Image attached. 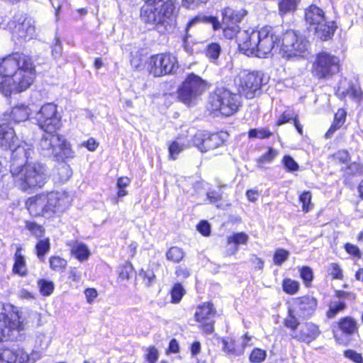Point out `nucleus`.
Here are the masks:
<instances>
[{
	"mask_svg": "<svg viewBox=\"0 0 363 363\" xmlns=\"http://www.w3.org/2000/svg\"><path fill=\"white\" fill-rule=\"evenodd\" d=\"M341 330L347 334H353L357 330L356 321L350 317L342 319L339 323Z\"/></svg>",
	"mask_w": 363,
	"mask_h": 363,
	"instance_id": "473e14b6",
	"label": "nucleus"
},
{
	"mask_svg": "<svg viewBox=\"0 0 363 363\" xmlns=\"http://www.w3.org/2000/svg\"><path fill=\"white\" fill-rule=\"evenodd\" d=\"M333 157L335 160L341 163H347L350 160L349 153L345 150H339Z\"/></svg>",
	"mask_w": 363,
	"mask_h": 363,
	"instance_id": "052dcab7",
	"label": "nucleus"
},
{
	"mask_svg": "<svg viewBox=\"0 0 363 363\" xmlns=\"http://www.w3.org/2000/svg\"><path fill=\"white\" fill-rule=\"evenodd\" d=\"M296 116H297V114L294 113L292 111L286 110L284 111L283 113L279 116L276 123V125H281L291 120L294 121Z\"/></svg>",
	"mask_w": 363,
	"mask_h": 363,
	"instance_id": "8fccbe9b",
	"label": "nucleus"
},
{
	"mask_svg": "<svg viewBox=\"0 0 363 363\" xmlns=\"http://www.w3.org/2000/svg\"><path fill=\"white\" fill-rule=\"evenodd\" d=\"M262 80L260 73L244 70L238 74L234 81L240 94L247 99H252L260 89Z\"/></svg>",
	"mask_w": 363,
	"mask_h": 363,
	"instance_id": "f8f14e48",
	"label": "nucleus"
},
{
	"mask_svg": "<svg viewBox=\"0 0 363 363\" xmlns=\"http://www.w3.org/2000/svg\"><path fill=\"white\" fill-rule=\"evenodd\" d=\"M26 228L38 238L43 237L45 233V230L43 226L38 225L35 223H27Z\"/></svg>",
	"mask_w": 363,
	"mask_h": 363,
	"instance_id": "a18cd8bd",
	"label": "nucleus"
},
{
	"mask_svg": "<svg viewBox=\"0 0 363 363\" xmlns=\"http://www.w3.org/2000/svg\"><path fill=\"white\" fill-rule=\"evenodd\" d=\"M198 230L204 236H208L211 233L210 225L206 221H201L197 225Z\"/></svg>",
	"mask_w": 363,
	"mask_h": 363,
	"instance_id": "e2e57ef3",
	"label": "nucleus"
},
{
	"mask_svg": "<svg viewBox=\"0 0 363 363\" xmlns=\"http://www.w3.org/2000/svg\"><path fill=\"white\" fill-rule=\"evenodd\" d=\"M346 116V112L343 109H339L335 115L334 122L337 123V125H342Z\"/></svg>",
	"mask_w": 363,
	"mask_h": 363,
	"instance_id": "774afa93",
	"label": "nucleus"
},
{
	"mask_svg": "<svg viewBox=\"0 0 363 363\" xmlns=\"http://www.w3.org/2000/svg\"><path fill=\"white\" fill-rule=\"evenodd\" d=\"M296 316H298L295 313L290 312V307L289 308V316L285 319V325L286 327L291 329L292 330H295L298 325V322Z\"/></svg>",
	"mask_w": 363,
	"mask_h": 363,
	"instance_id": "864d4df0",
	"label": "nucleus"
},
{
	"mask_svg": "<svg viewBox=\"0 0 363 363\" xmlns=\"http://www.w3.org/2000/svg\"><path fill=\"white\" fill-rule=\"evenodd\" d=\"M223 350L227 352L229 354H233V355H239L242 352H239L235 349V341L232 339L228 340H223Z\"/></svg>",
	"mask_w": 363,
	"mask_h": 363,
	"instance_id": "de8ad7c7",
	"label": "nucleus"
},
{
	"mask_svg": "<svg viewBox=\"0 0 363 363\" xmlns=\"http://www.w3.org/2000/svg\"><path fill=\"white\" fill-rule=\"evenodd\" d=\"M179 68L177 58L171 53H161L150 57L147 69L154 77L173 74Z\"/></svg>",
	"mask_w": 363,
	"mask_h": 363,
	"instance_id": "9b49d317",
	"label": "nucleus"
},
{
	"mask_svg": "<svg viewBox=\"0 0 363 363\" xmlns=\"http://www.w3.org/2000/svg\"><path fill=\"white\" fill-rule=\"evenodd\" d=\"M249 237L248 235L245 233H234L233 235L229 236L228 238V244L230 245L232 243L235 244V246L232 250L231 254H235L238 250V247L237 245H245L248 242Z\"/></svg>",
	"mask_w": 363,
	"mask_h": 363,
	"instance_id": "c756f323",
	"label": "nucleus"
},
{
	"mask_svg": "<svg viewBox=\"0 0 363 363\" xmlns=\"http://www.w3.org/2000/svg\"><path fill=\"white\" fill-rule=\"evenodd\" d=\"M345 307L346 305L342 301H332L329 304V309L327 312L328 318H334L340 311H343L345 308Z\"/></svg>",
	"mask_w": 363,
	"mask_h": 363,
	"instance_id": "4c0bfd02",
	"label": "nucleus"
},
{
	"mask_svg": "<svg viewBox=\"0 0 363 363\" xmlns=\"http://www.w3.org/2000/svg\"><path fill=\"white\" fill-rule=\"evenodd\" d=\"M72 174L70 166L65 162H60L53 172V180L56 183L62 184L67 182Z\"/></svg>",
	"mask_w": 363,
	"mask_h": 363,
	"instance_id": "393cba45",
	"label": "nucleus"
},
{
	"mask_svg": "<svg viewBox=\"0 0 363 363\" xmlns=\"http://www.w3.org/2000/svg\"><path fill=\"white\" fill-rule=\"evenodd\" d=\"M176 274L178 277L186 279L189 277L190 271L185 266H179L176 269Z\"/></svg>",
	"mask_w": 363,
	"mask_h": 363,
	"instance_id": "338daca9",
	"label": "nucleus"
},
{
	"mask_svg": "<svg viewBox=\"0 0 363 363\" xmlns=\"http://www.w3.org/2000/svg\"><path fill=\"white\" fill-rule=\"evenodd\" d=\"M277 151L271 147L266 154L263 155L258 159L257 162L259 165L264 163H269L277 156Z\"/></svg>",
	"mask_w": 363,
	"mask_h": 363,
	"instance_id": "603ef678",
	"label": "nucleus"
},
{
	"mask_svg": "<svg viewBox=\"0 0 363 363\" xmlns=\"http://www.w3.org/2000/svg\"><path fill=\"white\" fill-rule=\"evenodd\" d=\"M344 354L345 357L350 359L355 363H363V358L362 354L352 350H347L345 351Z\"/></svg>",
	"mask_w": 363,
	"mask_h": 363,
	"instance_id": "13d9d810",
	"label": "nucleus"
},
{
	"mask_svg": "<svg viewBox=\"0 0 363 363\" xmlns=\"http://www.w3.org/2000/svg\"><path fill=\"white\" fill-rule=\"evenodd\" d=\"M250 138L264 139L269 138L272 133L268 128L250 129L248 133Z\"/></svg>",
	"mask_w": 363,
	"mask_h": 363,
	"instance_id": "a19ab883",
	"label": "nucleus"
},
{
	"mask_svg": "<svg viewBox=\"0 0 363 363\" xmlns=\"http://www.w3.org/2000/svg\"><path fill=\"white\" fill-rule=\"evenodd\" d=\"M300 275L302 279L304 281L306 284L310 283L313 278V274L312 269L308 267H303L300 270Z\"/></svg>",
	"mask_w": 363,
	"mask_h": 363,
	"instance_id": "4d7b16f0",
	"label": "nucleus"
},
{
	"mask_svg": "<svg viewBox=\"0 0 363 363\" xmlns=\"http://www.w3.org/2000/svg\"><path fill=\"white\" fill-rule=\"evenodd\" d=\"M282 162L285 168L289 172H294L298 169V164L289 155L284 156Z\"/></svg>",
	"mask_w": 363,
	"mask_h": 363,
	"instance_id": "6e6d98bb",
	"label": "nucleus"
},
{
	"mask_svg": "<svg viewBox=\"0 0 363 363\" xmlns=\"http://www.w3.org/2000/svg\"><path fill=\"white\" fill-rule=\"evenodd\" d=\"M146 358L150 363H155L158 359L157 350L154 347H149L146 354Z\"/></svg>",
	"mask_w": 363,
	"mask_h": 363,
	"instance_id": "bf43d9fd",
	"label": "nucleus"
},
{
	"mask_svg": "<svg viewBox=\"0 0 363 363\" xmlns=\"http://www.w3.org/2000/svg\"><path fill=\"white\" fill-rule=\"evenodd\" d=\"M283 290L288 294H295L299 289V283L297 281L285 279L282 284Z\"/></svg>",
	"mask_w": 363,
	"mask_h": 363,
	"instance_id": "c9c22d12",
	"label": "nucleus"
},
{
	"mask_svg": "<svg viewBox=\"0 0 363 363\" xmlns=\"http://www.w3.org/2000/svg\"><path fill=\"white\" fill-rule=\"evenodd\" d=\"M208 89V82L201 77L191 73L187 75L178 90L179 99L185 104L197 100Z\"/></svg>",
	"mask_w": 363,
	"mask_h": 363,
	"instance_id": "9d476101",
	"label": "nucleus"
},
{
	"mask_svg": "<svg viewBox=\"0 0 363 363\" xmlns=\"http://www.w3.org/2000/svg\"><path fill=\"white\" fill-rule=\"evenodd\" d=\"M184 255L185 252L184 250L178 247H170L166 253L167 259L174 263L180 262L184 257Z\"/></svg>",
	"mask_w": 363,
	"mask_h": 363,
	"instance_id": "7c9ffc66",
	"label": "nucleus"
},
{
	"mask_svg": "<svg viewBox=\"0 0 363 363\" xmlns=\"http://www.w3.org/2000/svg\"><path fill=\"white\" fill-rule=\"evenodd\" d=\"M207 199L211 203H216L220 201L222 199V194L216 191H209L207 192Z\"/></svg>",
	"mask_w": 363,
	"mask_h": 363,
	"instance_id": "0e129e2a",
	"label": "nucleus"
},
{
	"mask_svg": "<svg viewBox=\"0 0 363 363\" xmlns=\"http://www.w3.org/2000/svg\"><path fill=\"white\" fill-rule=\"evenodd\" d=\"M246 14L247 11L244 9H234L231 7H226L222 10L221 23L216 17H195L188 23L186 31L196 23L203 21L211 23L215 30L223 28V35L225 38L232 39L235 37L237 38L238 33L241 31L238 23L242 20Z\"/></svg>",
	"mask_w": 363,
	"mask_h": 363,
	"instance_id": "423d86ee",
	"label": "nucleus"
},
{
	"mask_svg": "<svg viewBox=\"0 0 363 363\" xmlns=\"http://www.w3.org/2000/svg\"><path fill=\"white\" fill-rule=\"evenodd\" d=\"M36 121L45 132H56L61 126V116L53 103H47L41 106L36 113Z\"/></svg>",
	"mask_w": 363,
	"mask_h": 363,
	"instance_id": "ddd939ff",
	"label": "nucleus"
},
{
	"mask_svg": "<svg viewBox=\"0 0 363 363\" xmlns=\"http://www.w3.org/2000/svg\"><path fill=\"white\" fill-rule=\"evenodd\" d=\"M345 249L347 251V252L351 255H353L357 257H360V256H361L359 249L358 248L357 246H356L354 245H352L350 243H347L345 245Z\"/></svg>",
	"mask_w": 363,
	"mask_h": 363,
	"instance_id": "680f3d73",
	"label": "nucleus"
},
{
	"mask_svg": "<svg viewBox=\"0 0 363 363\" xmlns=\"http://www.w3.org/2000/svg\"><path fill=\"white\" fill-rule=\"evenodd\" d=\"M22 247L18 245L14 255V264L13 272L21 277L27 274V266L25 257L21 254Z\"/></svg>",
	"mask_w": 363,
	"mask_h": 363,
	"instance_id": "a878e982",
	"label": "nucleus"
},
{
	"mask_svg": "<svg viewBox=\"0 0 363 363\" xmlns=\"http://www.w3.org/2000/svg\"><path fill=\"white\" fill-rule=\"evenodd\" d=\"M18 138L16 137L13 129H9V132H6V135L0 140V146L4 149H11L12 150L13 159L23 158L28 159L33 153V149L26 143L22 142L19 145H16Z\"/></svg>",
	"mask_w": 363,
	"mask_h": 363,
	"instance_id": "2eb2a0df",
	"label": "nucleus"
},
{
	"mask_svg": "<svg viewBox=\"0 0 363 363\" xmlns=\"http://www.w3.org/2000/svg\"><path fill=\"white\" fill-rule=\"evenodd\" d=\"M70 202V196L67 192L52 191L29 198L26 205L31 216L51 218L62 213Z\"/></svg>",
	"mask_w": 363,
	"mask_h": 363,
	"instance_id": "7ed1b4c3",
	"label": "nucleus"
},
{
	"mask_svg": "<svg viewBox=\"0 0 363 363\" xmlns=\"http://www.w3.org/2000/svg\"><path fill=\"white\" fill-rule=\"evenodd\" d=\"M320 334L318 327L312 323H303L298 333L292 335L297 340L306 343H310L315 340Z\"/></svg>",
	"mask_w": 363,
	"mask_h": 363,
	"instance_id": "4be33fe9",
	"label": "nucleus"
},
{
	"mask_svg": "<svg viewBox=\"0 0 363 363\" xmlns=\"http://www.w3.org/2000/svg\"><path fill=\"white\" fill-rule=\"evenodd\" d=\"M29 356L22 349H0V363H28Z\"/></svg>",
	"mask_w": 363,
	"mask_h": 363,
	"instance_id": "412c9836",
	"label": "nucleus"
},
{
	"mask_svg": "<svg viewBox=\"0 0 363 363\" xmlns=\"http://www.w3.org/2000/svg\"><path fill=\"white\" fill-rule=\"evenodd\" d=\"M328 272L333 279H342L343 278L342 270L336 263H332L328 266Z\"/></svg>",
	"mask_w": 363,
	"mask_h": 363,
	"instance_id": "3c124183",
	"label": "nucleus"
},
{
	"mask_svg": "<svg viewBox=\"0 0 363 363\" xmlns=\"http://www.w3.org/2000/svg\"><path fill=\"white\" fill-rule=\"evenodd\" d=\"M212 111H218L225 116L237 112L241 104L240 96L223 88L217 89L210 96Z\"/></svg>",
	"mask_w": 363,
	"mask_h": 363,
	"instance_id": "1a4fd4ad",
	"label": "nucleus"
},
{
	"mask_svg": "<svg viewBox=\"0 0 363 363\" xmlns=\"http://www.w3.org/2000/svg\"><path fill=\"white\" fill-rule=\"evenodd\" d=\"M298 0H281L279 2V8L281 14L294 11L296 9Z\"/></svg>",
	"mask_w": 363,
	"mask_h": 363,
	"instance_id": "e433bc0d",
	"label": "nucleus"
},
{
	"mask_svg": "<svg viewBox=\"0 0 363 363\" xmlns=\"http://www.w3.org/2000/svg\"><path fill=\"white\" fill-rule=\"evenodd\" d=\"M346 94L358 101L363 102V93L358 86H350L346 91Z\"/></svg>",
	"mask_w": 363,
	"mask_h": 363,
	"instance_id": "49530a36",
	"label": "nucleus"
},
{
	"mask_svg": "<svg viewBox=\"0 0 363 363\" xmlns=\"http://www.w3.org/2000/svg\"><path fill=\"white\" fill-rule=\"evenodd\" d=\"M220 51V46L218 43H211L206 48V54L211 60L215 61L218 58Z\"/></svg>",
	"mask_w": 363,
	"mask_h": 363,
	"instance_id": "ea45409f",
	"label": "nucleus"
},
{
	"mask_svg": "<svg viewBox=\"0 0 363 363\" xmlns=\"http://www.w3.org/2000/svg\"><path fill=\"white\" fill-rule=\"evenodd\" d=\"M50 268L55 271H62L67 266V261L59 256H52L49 259Z\"/></svg>",
	"mask_w": 363,
	"mask_h": 363,
	"instance_id": "58836bf2",
	"label": "nucleus"
},
{
	"mask_svg": "<svg viewBox=\"0 0 363 363\" xmlns=\"http://www.w3.org/2000/svg\"><path fill=\"white\" fill-rule=\"evenodd\" d=\"M279 52L283 57H305L308 55V41L293 30L286 31L278 44Z\"/></svg>",
	"mask_w": 363,
	"mask_h": 363,
	"instance_id": "6e6552de",
	"label": "nucleus"
},
{
	"mask_svg": "<svg viewBox=\"0 0 363 363\" xmlns=\"http://www.w3.org/2000/svg\"><path fill=\"white\" fill-rule=\"evenodd\" d=\"M237 43L241 50L247 55H255L258 57L269 56L280 38L274 34L273 28L264 26L259 30H243L237 35Z\"/></svg>",
	"mask_w": 363,
	"mask_h": 363,
	"instance_id": "f03ea898",
	"label": "nucleus"
},
{
	"mask_svg": "<svg viewBox=\"0 0 363 363\" xmlns=\"http://www.w3.org/2000/svg\"><path fill=\"white\" fill-rule=\"evenodd\" d=\"M38 286L40 292L44 296H50L55 289V284L52 281L43 279L38 281Z\"/></svg>",
	"mask_w": 363,
	"mask_h": 363,
	"instance_id": "f704fd0d",
	"label": "nucleus"
},
{
	"mask_svg": "<svg viewBox=\"0 0 363 363\" xmlns=\"http://www.w3.org/2000/svg\"><path fill=\"white\" fill-rule=\"evenodd\" d=\"M62 45L59 38H55V43L52 48V54L55 58L59 57L62 54Z\"/></svg>",
	"mask_w": 363,
	"mask_h": 363,
	"instance_id": "69168bd1",
	"label": "nucleus"
},
{
	"mask_svg": "<svg viewBox=\"0 0 363 363\" xmlns=\"http://www.w3.org/2000/svg\"><path fill=\"white\" fill-rule=\"evenodd\" d=\"M50 248L49 238L40 240L35 245L36 255L38 259L43 261L45 255Z\"/></svg>",
	"mask_w": 363,
	"mask_h": 363,
	"instance_id": "72a5a7b5",
	"label": "nucleus"
},
{
	"mask_svg": "<svg viewBox=\"0 0 363 363\" xmlns=\"http://www.w3.org/2000/svg\"><path fill=\"white\" fill-rule=\"evenodd\" d=\"M339 71V59L330 54L323 52L317 55L313 64L312 72L314 76L324 79Z\"/></svg>",
	"mask_w": 363,
	"mask_h": 363,
	"instance_id": "4468645a",
	"label": "nucleus"
},
{
	"mask_svg": "<svg viewBox=\"0 0 363 363\" xmlns=\"http://www.w3.org/2000/svg\"><path fill=\"white\" fill-rule=\"evenodd\" d=\"M13 37L18 40H27L35 35V21L26 14L18 12L13 16Z\"/></svg>",
	"mask_w": 363,
	"mask_h": 363,
	"instance_id": "dca6fc26",
	"label": "nucleus"
},
{
	"mask_svg": "<svg viewBox=\"0 0 363 363\" xmlns=\"http://www.w3.org/2000/svg\"><path fill=\"white\" fill-rule=\"evenodd\" d=\"M215 313L216 310L210 303H203L197 307L194 315L195 318L201 324L200 328L204 333H213Z\"/></svg>",
	"mask_w": 363,
	"mask_h": 363,
	"instance_id": "a211bd4d",
	"label": "nucleus"
},
{
	"mask_svg": "<svg viewBox=\"0 0 363 363\" xmlns=\"http://www.w3.org/2000/svg\"><path fill=\"white\" fill-rule=\"evenodd\" d=\"M267 356V353L264 350L259 348H255L250 356V360L251 362L259 363L263 362Z\"/></svg>",
	"mask_w": 363,
	"mask_h": 363,
	"instance_id": "c03bdc74",
	"label": "nucleus"
},
{
	"mask_svg": "<svg viewBox=\"0 0 363 363\" xmlns=\"http://www.w3.org/2000/svg\"><path fill=\"white\" fill-rule=\"evenodd\" d=\"M311 29L315 30L318 38L323 40H327L333 36L335 32L334 22L327 21L325 18L324 22H320V24L313 26Z\"/></svg>",
	"mask_w": 363,
	"mask_h": 363,
	"instance_id": "b1692460",
	"label": "nucleus"
},
{
	"mask_svg": "<svg viewBox=\"0 0 363 363\" xmlns=\"http://www.w3.org/2000/svg\"><path fill=\"white\" fill-rule=\"evenodd\" d=\"M190 145L189 143L186 144L179 141H173L169 146V157L173 160H176L178 155Z\"/></svg>",
	"mask_w": 363,
	"mask_h": 363,
	"instance_id": "2f4dec72",
	"label": "nucleus"
},
{
	"mask_svg": "<svg viewBox=\"0 0 363 363\" xmlns=\"http://www.w3.org/2000/svg\"><path fill=\"white\" fill-rule=\"evenodd\" d=\"M192 143L201 152H205L220 146L223 143V140L218 133H198L194 135Z\"/></svg>",
	"mask_w": 363,
	"mask_h": 363,
	"instance_id": "6ab92c4d",
	"label": "nucleus"
},
{
	"mask_svg": "<svg viewBox=\"0 0 363 363\" xmlns=\"http://www.w3.org/2000/svg\"><path fill=\"white\" fill-rule=\"evenodd\" d=\"M34 78L35 69L30 57L14 53L0 60V91L5 96L26 90Z\"/></svg>",
	"mask_w": 363,
	"mask_h": 363,
	"instance_id": "f257e3e1",
	"label": "nucleus"
},
{
	"mask_svg": "<svg viewBox=\"0 0 363 363\" xmlns=\"http://www.w3.org/2000/svg\"><path fill=\"white\" fill-rule=\"evenodd\" d=\"M325 18L323 11L315 5H311L306 9L305 20L310 28L320 24V22H324Z\"/></svg>",
	"mask_w": 363,
	"mask_h": 363,
	"instance_id": "5701e85b",
	"label": "nucleus"
},
{
	"mask_svg": "<svg viewBox=\"0 0 363 363\" xmlns=\"http://www.w3.org/2000/svg\"><path fill=\"white\" fill-rule=\"evenodd\" d=\"M311 197L310 191H304L300 195L299 201L302 203V209L304 212H308L313 208Z\"/></svg>",
	"mask_w": 363,
	"mask_h": 363,
	"instance_id": "37998d69",
	"label": "nucleus"
},
{
	"mask_svg": "<svg viewBox=\"0 0 363 363\" xmlns=\"http://www.w3.org/2000/svg\"><path fill=\"white\" fill-rule=\"evenodd\" d=\"M289 252L284 249H277L273 257L274 263L276 265H281L289 258Z\"/></svg>",
	"mask_w": 363,
	"mask_h": 363,
	"instance_id": "79ce46f5",
	"label": "nucleus"
},
{
	"mask_svg": "<svg viewBox=\"0 0 363 363\" xmlns=\"http://www.w3.org/2000/svg\"><path fill=\"white\" fill-rule=\"evenodd\" d=\"M317 307V300L310 296H304L293 299L290 312L295 313L299 318H308L311 315Z\"/></svg>",
	"mask_w": 363,
	"mask_h": 363,
	"instance_id": "f3484780",
	"label": "nucleus"
},
{
	"mask_svg": "<svg viewBox=\"0 0 363 363\" xmlns=\"http://www.w3.org/2000/svg\"><path fill=\"white\" fill-rule=\"evenodd\" d=\"M30 109L28 106L19 104L14 106L11 112V117L16 123L26 121L30 115Z\"/></svg>",
	"mask_w": 363,
	"mask_h": 363,
	"instance_id": "cd10ccee",
	"label": "nucleus"
},
{
	"mask_svg": "<svg viewBox=\"0 0 363 363\" xmlns=\"http://www.w3.org/2000/svg\"><path fill=\"white\" fill-rule=\"evenodd\" d=\"M23 330L18 308L11 304L0 303V342L4 339L23 340Z\"/></svg>",
	"mask_w": 363,
	"mask_h": 363,
	"instance_id": "0eeeda50",
	"label": "nucleus"
},
{
	"mask_svg": "<svg viewBox=\"0 0 363 363\" xmlns=\"http://www.w3.org/2000/svg\"><path fill=\"white\" fill-rule=\"evenodd\" d=\"M60 141V135L55 132H46L39 144L41 154L45 157H60V152L57 147Z\"/></svg>",
	"mask_w": 363,
	"mask_h": 363,
	"instance_id": "aec40b11",
	"label": "nucleus"
},
{
	"mask_svg": "<svg viewBox=\"0 0 363 363\" xmlns=\"http://www.w3.org/2000/svg\"><path fill=\"white\" fill-rule=\"evenodd\" d=\"M69 246L70 247L71 254L80 262L85 261L89 258L90 251L85 244L74 241L69 243Z\"/></svg>",
	"mask_w": 363,
	"mask_h": 363,
	"instance_id": "bb28decb",
	"label": "nucleus"
},
{
	"mask_svg": "<svg viewBox=\"0 0 363 363\" xmlns=\"http://www.w3.org/2000/svg\"><path fill=\"white\" fill-rule=\"evenodd\" d=\"M133 268L130 263L125 262L122 267L119 273V279L122 280H128L130 274L133 273Z\"/></svg>",
	"mask_w": 363,
	"mask_h": 363,
	"instance_id": "5fc2aeb1",
	"label": "nucleus"
},
{
	"mask_svg": "<svg viewBox=\"0 0 363 363\" xmlns=\"http://www.w3.org/2000/svg\"><path fill=\"white\" fill-rule=\"evenodd\" d=\"M184 289L181 284H177L172 290V299L173 303H179L184 296Z\"/></svg>",
	"mask_w": 363,
	"mask_h": 363,
	"instance_id": "09e8293b",
	"label": "nucleus"
},
{
	"mask_svg": "<svg viewBox=\"0 0 363 363\" xmlns=\"http://www.w3.org/2000/svg\"><path fill=\"white\" fill-rule=\"evenodd\" d=\"M57 147L58 151L60 152V157H55L56 159H70L74 157V151L72 150L71 144L62 135H60V141Z\"/></svg>",
	"mask_w": 363,
	"mask_h": 363,
	"instance_id": "c85d7f7f",
	"label": "nucleus"
},
{
	"mask_svg": "<svg viewBox=\"0 0 363 363\" xmlns=\"http://www.w3.org/2000/svg\"><path fill=\"white\" fill-rule=\"evenodd\" d=\"M11 174L15 185L23 191L41 188L48 178L47 167L40 162H27L21 166L13 164Z\"/></svg>",
	"mask_w": 363,
	"mask_h": 363,
	"instance_id": "39448f33",
	"label": "nucleus"
},
{
	"mask_svg": "<svg viewBox=\"0 0 363 363\" xmlns=\"http://www.w3.org/2000/svg\"><path fill=\"white\" fill-rule=\"evenodd\" d=\"M177 16L176 6L173 1L167 0L145 2L140 9V18L147 25L164 33L171 30Z\"/></svg>",
	"mask_w": 363,
	"mask_h": 363,
	"instance_id": "20e7f679",
	"label": "nucleus"
}]
</instances>
